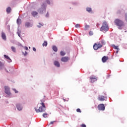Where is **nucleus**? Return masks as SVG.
<instances>
[{
  "instance_id": "f257e3e1",
  "label": "nucleus",
  "mask_w": 127,
  "mask_h": 127,
  "mask_svg": "<svg viewBox=\"0 0 127 127\" xmlns=\"http://www.w3.org/2000/svg\"><path fill=\"white\" fill-rule=\"evenodd\" d=\"M37 107L38 108H39L38 109L35 108L36 113H44V112H45V111L46 110L45 104H44V103L43 102H42L41 103H40V104H38Z\"/></svg>"
},
{
  "instance_id": "f03ea898",
  "label": "nucleus",
  "mask_w": 127,
  "mask_h": 127,
  "mask_svg": "<svg viewBox=\"0 0 127 127\" xmlns=\"http://www.w3.org/2000/svg\"><path fill=\"white\" fill-rule=\"evenodd\" d=\"M114 22L117 26H119V29H122V28H121V27H122V26H124V25H125L124 21H122V20H120L119 19H115L114 21Z\"/></svg>"
},
{
  "instance_id": "7ed1b4c3",
  "label": "nucleus",
  "mask_w": 127,
  "mask_h": 127,
  "mask_svg": "<svg viewBox=\"0 0 127 127\" xmlns=\"http://www.w3.org/2000/svg\"><path fill=\"white\" fill-rule=\"evenodd\" d=\"M101 31H108L109 30V26L108 23L106 21L104 22L102 27L100 28Z\"/></svg>"
},
{
  "instance_id": "20e7f679",
  "label": "nucleus",
  "mask_w": 127,
  "mask_h": 127,
  "mask_svg": "<svg viewBox=\"0 0 127 127\" xmlns=\"http://www.w3.org/2000/svg\"><path fill=\"white\" fill-rule=\"evenodd\" d=\"M103 47V45L102 44H100V43L97 44L95 43L93 46V48L94 50H98L99 48H102Z\"/></svg>"
},
{
  "instance_id": "39448f33",
  "label": "nucleus",
  "mask_w": 127,
  "mask_h": 127,
  "mask_svg": "<svg viewBox=\"0 0 127 127\" xmlns=\"http://www.w3.org/2000/svg\"><path fill=\"white\" fill-rule=\"evenodd\" d=\"M45 10H46L45 5H44V4L42 5L41 8H40L39 9H38V12H39V13H42V12H43V11H45Z\"/></svg>"
},
{
  "instance_id": "423d86ee",
  "label": "nucleus",
  "mask_w": 127,
  "mask_h": 127,
  "mask_svg": "<svg viewBox=\"0 0 127 127\" xmlns=\"http://www.w3.org/2000/svg\"><path fill=\"white\" fill-rule=\"evenodd\" d=\"M98 109L99 111H105V105L103 104H100L98 106Z\"/></svg>"
},
{
  "instance_id": "0eeeda50",
  "label": "nucleus",
  "mask_w": 127,
  "mask_h": 127,
  "mask_svg": "<svg viewBox=\"0 0 127 127\" xmlns=\"http://www.w3.org/2000/svg\"><path fill=\"white\" fill-rule=\"evenodd\" d=\"M89 78L91 83H95L97 80V77L94 75L91 76Z\"/></svg>"
},
{
  "instance_id": "6e6552de",
  "label": "nucleus",
  "mask_w": 127,
  "mask_h": 127,
  "mask_svg": "<svg viewBox=\"0 0 127 127\" xmlns=\"http://www.w3.org/2000/svg\"><path fill=\"white\" fill-rule=\"evenodd\" d=\"M5 93L7 95H10V91H9V87L7 86H5Z\"/></svg>"
},
{
  "instance_id": "1a4fd4ad",
  "label": "nucleus",
  "mask_w": 127,
  "mask_h": 127,
  "mask_svg": "<svg viewBox=\"0 0 127 127\" xmlns=\"http://www.w3.org/2000/svg\"><path fill=\"white\" fill-rule=\"evenodd\" d=\"M106 99V97L104 96H100L98 97V101H100V102H104Z\"/></svg>"
},
{
  "instance_id": "9d476101",
  "label": "nucleus",
  "mask_w": 127,
  "mask_h": 127,
  "mask_svg": "<svg viewBox=\"0 0 127 127\" xmlns=\"http://www.w3.org/2000/svg\"><path fill=\"white\" fill-rule=\"evenodd\" d=\"M107 60H109V57H108L104 56L102 58V62H103V63H105V62H107Z\"/></svg>"
},
{
  "instance_id": "9b49d317",
  "label": "nucleus",
  "mask_w": 127,
  "mask_h": 127,
  "mask_svg": "<svg viewBox=\"0 0 127 127\" xmlns=\"http://www.w3.org/2000/svg\"><path fill=\"white\" fill-rule=\"evenodd\" d=\"M68 60H69V58L66 57H63L61 59V61H62V62H67Z\"/></svg>"
},
{
  "instance_id": "f8f14e48",
  "label": "nucleus",
  "mask_w": 127,
  "mask_h": 127,
  "mask_svg": "<svg viewBox=\"0 0 127 127\" xmlns=\"http://www.w3.org/2000/svg\"><path fill=\"white\" fill-rule=\"evenodd\" d=\"M1 37L3 40H6V36L4 32L1 33Z\"/></svg>"
},
{
  "instance_id": "ddd939ff",
  "label": "nucleus",
  "mask_w": 127,
  "mask_h": 127,
  "mask_svg": "<svg viewBox=\"0 0 127 127\" xmlns=\"http://www.w3.org/2000/svg\"><path fill=\"white\" fill-rule=\"evenodd\" d=\"M54 64L55 66H56L57 67H60V64L59 63V62L57 61H55L54 63Z\"/></svg>"
},
{
  "instance_id": "4468645a",
  "label": "nucleus",
  "mask_w": 127,
  "mask_h": 127,
  "mask_svg": "<svg viewBox=\"0 0 127 127\" xmlns=\"http://www.w3.org/2000/svg\"><path fill=\"white\" fill-rule=\"evenodd\" d=\"M2 69H4V64L0 61V70H2Z\"/></svg>"
},
{
  "instance_id": "2eb2a0df",
  "label": "nucleus",
  "mask_w": 127,
  "mask_h": 127,
  "mask_svg": "<svg viewBox=\"0 0 127 127\" xmlns=\"http://www.w3.org/2000/svg\"><path fill=\"white\" fill-rule=\"evenodd\" d=\"M16 108L18 111H21V110H22V107L20 106V104H17Z\"/></svg>"
},
{
  "instance_id": "dca6fc26",
  "label": "nucleus",
  "mask_w": 127,
  "mask_h": 127,
  "mask_svg": "<svg viewBox=\"0 0 127 127\" xmlns=\"http://www.w3.org/2000/svg\"><path fill=\"white\" fill-rule=\"evenodd\" d=\"M31 14L33 15V16H36V15L38 14V13H37L36 11H33L32 12Z\"/></svg>"
},
{
  "instance_id": "f3484780",
  "label": "nucleus",
  "mask_w": 127,
  "mask_h": 127,
  "mask_svg": "<svg viewBox=\"0 0 127 127\" xmlns=\"http://www.w3.org/2000/svg\"><path fill=\"white\" fill-rule=\"evenodd\" d=\"M11 10V8H10V7H8L6 8V12H7V13H10Z\"/></svg>"
},
{
  "instance_id": "a211bd4d",
  "label": "nucleus",
  "mask_w": 127,
  "mask_h": 127,
  "mask_svg": "<svg viewBox=\"0 0 127 127\" xmlns=\"http://www.w3.org/2000/svg\"><path fill=\"white\" fill-rule=\"evenodd\" d=\"M4 58H5L6 59H7V60H9V62H11V59H10V58H9L8 56L5 55H4Z\"/></svg>"
},
{
  "instance_id": "6ab92c4d",
  "label": "nucleus",
  "mask_w": 127,
  "mask_h": 127,
  "mask_svg": "<svg viewBox=\"0 0 127 127\" xmlns=\"http://www.w3.org/2000/svg\"><path fill=\"white\" fill-rule=\"evenodd\" d=\"M53 50H54V51H55V52H57V51H58V49H57V47L55 46H54L53 47Z\"/></svg>"
},
{
  "instance_id": "aec40b11",
  "label": "nucleus",
  "mask_w": 127,
  "mask_h": 127,
  "mask_svg": "<svg viewBox=\"0 0 127 127\" xmlns=\"http://www.w3.org/2000/svg\"><path fill=\"white\" fill-rule=\"evenodd\" d=\"M11 49L13 52H16V49H15V47L12 46L11 47Z\"/></svg>"
},
{
  "instance_id": "412c9836",
  "label": "nucleus",
  "mask_w": 127,
  "mask_h": 127,
  "mask_svg": "<svg viewBox=\"0 0 127 127\" xmlns=\"http://www.w3.org/2000/svg\"><path fill=\"white\" fill-rule=\"evenodd\" d=\"M31 25V24L30 22H26L25 23V26H27V27H29Z\"/></svg>"
},
{
  "instance_id": "4be33fe9",
  "label": "nucleus",
  "mask_w": 127,
  "mask_h": 127,
  "mask_svg": "<svg viewBox=\"0 0 127 127\" xmlns=\"http://www.w3.org/2000/svg\"><path fill=\"white\" fill-rule=\"evenodd\" d=\"M86 10L87 11H88V12H91L92 11V8L91 7H87L86 8Z\"/></svg>"
},
{
  "instance_id": "5701e85b",
  "label": "nucleus",
  "mask_w": 127,
  "mask_h": 127,
  "mask_svg": "<svg viewBox=\"0 0 127 127\" xmlns=\"http://www.w3.org/2000/svg\"><path fill=\"white\" fill-rule=\"evenodd\" d=\"M47 44H48L47 41H45L43 43V47L45 46V47H46V46H47Z\"/></svg>"
},
{
  "instance_id": "b1692460",
  "label": "nucleus",
  "mask_w": 127,
  "mask_h": 127,
  "mask_svg": "<svg viewBox=\"0 0 127 127\" xmlns=\"http://www.w3.org/2000/svg\"><path fill=\"white\" fill-rule=\"evenodd\" d=\"M17 23L18 24H20V23H21V19H17Z\"/></svg>"
},
{
  "instance_id": "393cba45",
  "label": "nucleus",
  "mask_w": 127,
  "mask_h": 127,
  "mask_svg": "<svg viewBox=\"0 0 127 127\" xmlns=\"http://www.w3.org/2000/svg\"><path fill=\"white\" fill-rule=\"evenodd\" d=\"M113 48H114V49H116L117 50H120V49H119V46H113Z\"/></svg>"
},
{
  "instance_id": "a878e982",
  "label": "nucleus",
  "mask_w": 127,
  "mask_h": 127,
  "mask_svg": "<svg viewBox=\"0 0 127 127\" xmlns=\"http://www.w3.org/2000/svg\"><path fill=\"white\" fill-rule=\"evenodd\" d=\"M60 54H61V56H64V55H65V54H66V53H65V52H64L63 51H61L60 52Z\"/></svg>"
},
{
  "instance_id": "bb28decb",
  "label": "nucleus",
  "mask_w": 127,
  "mask_h": 127,
  "mask_svg": "<svg viewBox=\"0 0 127 127\" xmlns=\"http://www.w3.org/2000/svg\"><path fill=\"white\" fill-rule=\"evenodd\" d=\"M47 116H48V114L47 113H44L43 114V118H47Z\"/></svg>"
},
{
  "instance_id": "cd10ccee",
  "label": "nucleus",
  "mask_w": 127,
  "mask_h": 127,
  "mask_svg": "<svg viewBox=\"0 0 127 127\" xmlns=\"http://www.w3.org/2000/svg\"><path fill=\"white\" fill-rule=\"evenodd\" d=\"M101 45H105V44H106V43L105 42V41L104 40H102L101 41Z\"/></svg>"
},
{
  "instance_id": "c85d7f7f",
  "label": "nucleus",
  "mask_w": 127,
  "mask_h": 127,
  "mask_svg": "<svg viewBox=\"0 0 127 127\" xmlns=\"http://www.w3.org/2000/svg\"><path fill=\"white\" fill-rule=\"evenodd\" d=\"M21 33V31H20V30H18L17 34H18V36H19V37H20Z\"/></svg>"
},
{
  "instance_id": "c756f323",
  "label": "nucleus",
  "mask_w": 127,
  "mask_h": 127,
  "mask_svg": "<svg viewBox=\"0 0 127 127\" xmlns=\"http://www.w3.org/2000/svg\"><path fill=\"white\" fill-rule=\"evenodd\" d=\"M75 28H79V27H80V25H79V24H76L75 25Z\"/></svg>"
},
{
  "instance_id": "7c9ffc66",
  "label": "nucleus",
  "mask_w": 127,
  "mask_h": 127,
  "mask_svg": "<svg viewBox=\"0 0 127 127\" xmlns=\"http://www.w3.org/2000/svg\"><path fill=\"white\" fill-rule=\"evenodd\" d=\"M89 27H90V26L89 25H86L85 26L84 29L85 30H87V29H88V28H89Z\"/></svg>"
},
{
  "instance_id": "2f4dec72",
  "label": "nucleus",
  "mask_w": 127,
  "mask_h": 127,
  "mask_svg": "<svg viewBox=\"0 0 127 127\" xmlns=\"http://www.w3.org/2000/svg\"><path fill=\"white\" fill-rule=\"evenodd\" d=\"M76 112L77 113H82V111H81V109L78 108L77 109H76Z\"/></svg>"
},
{
  "instance_id": "473e14b6",
  "label": "nucleus",
  "mask_w": 127,
  "mask_h": 127,
  "mask_svg": "<svg viewBox=\"0 0 127 127\" xmlns=\"http://www.w3.org/2000/svg\"><path fill=\"white\" fill-rule=\"evenodd\" d=\"M125 20L127 22V13L125 14Z\"/></svg>"
},
{
  "instance_id": "72a5a7b5",
  "label": "nucleus",
  "mask_w": 127,
  "mask_h": 127,
  "mask_svg": "<svg viewBox=\"0 0 127 127\" xmlns=\"http://www.w3.org/2000/svg\"><path fill=\"white\" fill-rule=\"evenodd\" d=\"M55 122H56V121H52L50 122L49 125H53L54 124V123H55Z\"/></svg>"
},
{
  "instance_id": "f704fd0d",
  "label": "nucleus",
  "mask_w": 127,
  "mask_h": 127,
  "mask_svg": "<svg viewBox=\"0 0 127 127\" xmlns=\"http://www.w3.org/2000/svg\"><path fill=\"white\" fill-rule=\"evenodd\" d=\"M80 127H87L86 126V125H85V124L81 125H80Z\"/></svg>"
},
{
  "instance_id": "c9c22d12",
  "label": "nucleus",
  "mask_w": 127,
  "mask_h": 127,
  "mask_svg": "<svg viewBox=\"0 0 127 127\" xmlns=\"http://www.w3.org/2000/svg\"><path fill=\"white\" fill-rule=\"evenodd\" d=\"M13 91H14V92H15V93H18V91H17V90H16V89H13Z\"/></svg>"
},
{
  "instance_id": "e433bc0d",
  "label": "nucleus",
  "mask_w": 127,
  "mask_h": 127,
  "mask_svg": "<svg viewBox=\"0 0 127 127\" xmlns=\"http://www.w3.org/2000/svg\"><path fill=\"white\" fill-rule=\"evenodd\" d=\"M46 2L48 3V4H50V1L49 0H47Z\"/></svg>"
},
{
  "instance_id": "4c0bfd02",
  "label": "nucleus",
  "mask_w": 127,
  "mask_h": 127,
  "mask_svg": "<svg viewBox=\"0 0 127 127\" xmlns=\"http://www.w3.org/2000/svg\"><path fill=\"white\" fill-rule=\"evenodd\" d=\"M93 31L89 32V35H93Z\"/></svg>"
},
{
  "instance_id": "58836bf2",
  "label": "nucleus",
  "mask_w": 127,
  "mask_h": 127,
  "mask_svg": "<svg viewBox=\"0 0 127 127\" xmlns=\"http://www.w3.org/2000/svg\"><path fill=\"white\" fill-rule=\"evenodd\" d=\"M33 51L36 52V49L35 47L33 48Z\"/></svg>"
},
{
  "instance_id": "ea45409f",
  "label": "nucleus",
  "mask_w": 127,
  "mask_h": 127,
  "mask_svg": "<svg viewBox=\"0 0 127 127\" xmlns=\"http://www.w3.org/2000/svg\"><path fill=\"white\" fill-rule=\"evenodd\" d=\"M25 50H28V48L27 47H25Z\"/></svg>"
},
{
  "instance_id": "a19ab883",
  "label": "nucleus",
  "mask_w": 127,
  "mask_h": 127,
  "mask_svg": "<svg viewBox=\"0 0 127 127\" xmlns=\"http://www.w3.org/2000/svg\"><path fill=\"white\" fill-rule=\"evenodd\" d=\"M116 53H119V50L116 51Z\"/></svg>"
},
{
  "instance_id": "79ce46f5",
  "label": "nucleus",
  "mask_w": 127,
  "mask_h": 127,
  "mask_svg": "<svg viewBox=\"0 0 127 127\" xmlns=\"http://www.w3.org/2000/svg\"><path fill=\"white\" fill-rule=\"evenodd\" d=\"M5 71H6V68H5Z\"/></svg>"
},
{
  "instance_id": "37998d69",
  "label": "nucleus",
  "mask_w": 127,
  "mask_h": 127,
  "mask_svg": "<svg viewBox=\"0 0 127 127\" xmlns=\"http://www.w3.org/2000/svg\"><path fill=\"white\" fill-rule=\"evenodd\" d=\"M26 54H27V53L26 52Z\"/></svg>"
},
{
  "instance_id": "c03bdc74",
  "label": "nucleus",
  "mask_w": 127,
  "mask_h": 127,
  "mask_svg": "<svg viewBox=\"0 0 127 127\" xmlns=\"http://www.w3.org/2000/svg\"><path fill=\"white\" fill-rule=\"evenodd\" d=\"M98 25H99V24H97V26H98Z\"/></svg>"
}]
</instances>
